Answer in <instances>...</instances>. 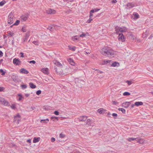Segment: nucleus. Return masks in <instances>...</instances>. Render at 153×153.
<instances>
[{
  "label": "nucleus",
  "mask_w": 153,
  "mask_h": 153,
  "mask_svg": "<svg viewBox=\"0 0 153 153\" xmlns=\"http://www.w3.org/2000/svg\"><path fill=\"white\" fill-rule=\"evenodd\" d=\"M51 119L53 121H55V120L56 119L57 120H58V117H52Z\"/></svg>",
  "instance_id": "473e14b6"
},
{
  "label": "nucleus",
  "mask_w": 153,
  "mask_h": 153,
  "mask_svg": "<svg viewBox=\"0 0 153 153\" xmlns=\"http://www.w3.org/2000/svg\"><path fill=\"white\" fill-rule=\"evenodd\" d=\"M11 108L15 110L16 108V105L14 104H13L10 106Z\"/></svg>",
  "instance_id": "a18cd8bd"
},
{
  "label": "nucleus",
  "mask_w": 153,
  "mask_h": 153,
  "mask_svg": "<svg viewBox=\"0 0 153 153\" xmlns=\"http://www.w3.org/2000/svg\"><path fill=\"white\" fill-rule=\"evenodd\" d=\"M131 104L130 102H126L122 103L121 104V106L125 108H127Z\"/></svg>",
  "instance_id": "ddd939ff"
},
{
  "label": "nucleus",
  "mask_w": 153,
  "mask_h": 153,
  "mask_svg": "<svg viewBox=\"0 0 153 153\" xmlns=\"http://www.w3.org/2000/svg\"><path fill=\"white\" fill-rule=\"evenodd\" d=\"M100 52L103 55L108 57H113L115 53V51L108 47H106L102 48Z\"/></svg>",
  "instance_id": "f257e3e1"
},
{
  "label": "nucleus",
  "mask_w": 153,
  "mask_h": 153,
  "mask_svg": "<svg viewBox=\"0 0 153 153\" xmlns=\"http://www.w3.org/2000/svg\"><path fill=\"white\" fill-rule=\"evenodd\" d=\"M106 110L103 108H100L97 110V111L99 113L101 114H104Z\"/></svg>",
  "instance_id": "412c9836"
},
{
  "label": "nucleus",
  "mask_w": 153,
  "mask_h": 153,
  "mask_svg": "<svg viewBox=\"0 0 153 153\" xmlns=\"http://www.w3.org/2000/svg\"><path fill=\"white\" fill-rule=\"evenodd\" d=\"M15 117H16L17 118H20V116L19 114H18L16 116H15Z\"/></svg>",
  "instance_id": "4d7b16f0"
},
{
  "label": "nucleus",
  "mask_w": 153,
  "mask_h": 153,
  "mask_svg": "<svg viewBox=\"0 0 153 153\" xmlns=\"http://www.w3.org/2000/svg\"><path fill=\"white\" fill-rule=\"evenodd\" d=\"M20 72L22 74H27L29 72L28 71L26 70L25 69L22 68L20 70Z\"/></svg>",
  "instance_id": "a211bd4d"
},
{
  "label": "nucleus",
  "mask_w": 153,
  "mask_h": 153,
  "mask_svg": "<svg viewBox=\"0 0 153 153\" xmlns=\"http://www.w3.org/2000/svg\"><path fill=\"white\" fill-rule=\"evenodd\" d=\"M0 102L1 103L5 105L6 106H9V102L5 100L4 99L2 98H0Z\"/></svg>",
  "instance_id": "0eeeda50"
},
{
  "label": "nucleus",
  "mask_w": 153,
  "mask_h": 153,
  "mask_svg": "<svg viewBox=\"0 0 153 153\" xmlns=\"http://www.w3.org/2000/svg\"><path fill=\"white\" fill-rule=\"evenodd\" d=\"M79 36H76L72 37V39L73 41L74 42H76L78 39H79Z\"/></svg>",
  "instance_id": "5701e85b"
},
{
  "label": "nucleus",
  "mask_w": 153,
  "mask_h": 153,
  "mask_svg": "<svg viewBox=\"0 0 153 153\" xmlns=\"http://www.w3.org/2000/svg\"><path fill=\"white\" fill-rule=\"evenodd\" d=\"M55 140V139L54 138V137H52L51 139V141L52 142H54Z\"/></svg>",
  "instance_id": "6e6d98bb"
},
{
  "label": "nucleus",
  "mask_w": 153,
  "mask_h": 153,
  "mask_svg": "<svg viewBox=\"0 0 153 153\" xmlns=\"http://www.w3.org/2000/svg\"><path fill=\"white\" fill-rule=\"evenodd\" d=\"M101 64L102 65H107V66H110L114 67L120 66V64L118 62L112 61L111 60H104L102 62Z\"/></svg>",
  "instance_id": "f03ea898"
},
{
  "label": "nucleus",
  "mask_w": 153,
  "mask_h": 153,
  "mask_svg": "<svg viewBox=\"0 0 153 153\" xmlns=\"http://www.w3.org/2000/svg\"><path fill=\"white\" fill-rule=\"evenodd\" d=\"M29 36V32H27L26 34V37L28 38Z\"/></svg>",
  "instance_id": "e2e57ef3"
},
{
  "label": "nucleus",
  "mask_w": 153,
  "mask_h": 153,
  "mask_svg": "<svg viewBox=\"0 0 153 153\" xmlns=\"http://www.w3.org/2000/svg\"><path fill=\"white\" fill-rule=\"evenodd\" d=\"M33 42L34 44L36 45H37L38 44V42L37 41H33Z\"/></svg>",
  "instance_id": "052dcab7"
},
{
  "label": "nucleus",
  "mask_w": 153,
  "mask_h": 153,
  "mask_svg": "<svg viewBox=\"0 0 153 153\" xmlns=\"http://www.w3.org/2000/svg\"><path fill=\"white\" fill-rule=\"evenodd\" d=\"M26 26L25 25L23 26L22 28V30L23 32H25L26 31Z\"/></svg>",
  "instance_id": "72a5a7b5"
},
{
  "label": "nucleus",
  "mask_w": 153,
  "mask_h": 153,
  "mask_svg": "<svg viewBox=\"0 0 153 153\" xmlns=\"http://www.w3.org/2000/svg\"><path fill=\"white\" fill-rule=\"evenodd\" d=\"M3 55V53L2 51H0V57L2 56Z\"/></svg>",
  "instance_id": "69168bd1"
},
{
  "label": "nucleus",
  "mask_w": 153,
  "mask_h": 153,
  "mask_svg": "<svg viewBox=\"0 0 153 153\" xmlns=\"http://www.w3.org/2000/svg\"><path fill=\"white\" fill-rule=\"evenodd\" d=\"M21 87L22 88V89H25L27 88V85H21Z\"/></svg>",
  "instance_id": "c03bdc74"
},
{
  "label": "nucleus",
  "mask_w": 153,
  "mask_h": 153,
  "mask_svg": "<svg viewBox=\"0 0 153 153\" xmlns=\"http://www.w3.org/2000/svg\"><path fill=\"white\" fill-rule=\"evenodd\" d=\"M14 33L10 31L9 33H8V36H12L14 35Z\"/></svg>",
  "instance_id": "37998d69"
},
{
  "label": "nucleus",
  "mask_w": 153,
  "mask_h": 153,
  "mask_svg": "<svg viewBox=\"0 0 153 153\" xmlns=\"http://www.w3.org/2000/svg\"><path fill=\"white\" fill-rule=\"evenodd\" d=\"M41 123H47V122H46V121H45V120H42L40 121Z\"/></svg>",
  "instance_id": "bf43d9fd"
},
{
  "label": "nucleus",
  "mask_w": 153,
  "mask_h": 153,
  "mask_svg": "<svg viewBox=\"0 0 153 153\" xmlns=\"http://www.w3.org/2000/svg\"><path fill=\"white\" fill-rule=\"evenodd\" d=\"M149 34L148 31L146 30L145 32L142 35V36L143 38L146 37Z\"/></svg>",
  "instance_id": "a878e982"
},
{
  "label": "nucleus",
  "mask_w": 153,
  "mask_h": 153,
  "mask_svg": "<svg viewBox=\"0 0 153 153\" xmlns=\"http://www.w3.org/2000/svg\"><path fill=\"white\" fill-rule=\"evenodd\" d=\"M54 113L56 115H58L59 114V112L57 111H55L54 112Z\"/></svg>",
  "instance_id": "864d4df0"
},
{
  "label": "nucleus",
  "mask_w": 153,
  "mask_h": 153,
  "mask_svg": "<svg viewBox=\"0 0 153 153\" xmlns=\"http://www.w3.org/2000/svg\"><path fill=\"white\" fill-rule=\"evenodd\" d=\"M20 54L21 55V57H24V53L22 52H21L20 53Z\"/></svg>",
  "instance_id": "680f3d73"
},
{
  "label": "nucleus",
  "mask_w": 153,
  "mask_h": 153,
  "mask_svg": "<svg viewBox=\"0 0 153 153\" xmlns=\"http://www.w3.org/2000/svg\"><path fill=\"white\" fill-rule=\"evenodd\" d=\"M41 93V91L40 90L37 91L36 92V94L37 95H39Z\"/></svg>",
  "instance_id": "603ef678"
},
{
  "label": "nucleus",
  "mask_w": 153,
  "mask_h": 153,
  "mask_svg": "<svg viewBox=\"0 0 153 153\" xmlns=\"http://www.w3.org/2000/svg\"><path fill=\"white\" fill-rule=\"evenodd\" d=\"M137 138H129L127 140L128 141L130 142H131L132 141L134 140H136Z\"/></svg>",
  "instance_id": "c756f323"
},
{
  "label": "nucleus",
  "mask_w": 153,
  "mask_h": 153,
  "mask_svg": "<svg viewBox=\"0 0 153 153\" xmlns=\"http://www.w3.org/2000/svg\"><path fill=\"white\" fill-rule=\"evenodd\" d=\"M75 82L76 85L79 88L82 87V85L85 83V82L84 80L78 78L75 79Z\"/></svg>",
  "instance_id": "20e7f679"
},
{
  "label": "nucleus",
  "mask_w": 153,
  "mask_h": 153,
  "mask_svg": "<svg viewBox=\"0 0 153 153\" xmlns=\"http://www.w3.org/2000/svg\"><path fill=\"white\" fill-rule=\"evenodd\" d=\"M115 30L116 31V33H118L119 32H126L127 31V29L125 27H115Z\"/></svg>",
  "instance_id": "39448f33"
},
{
  "label": "nucleus",
  "mask_w": 153,
  "mask_h": 153,
  "mask_svg": "<svg viewBox=\"0 0 153 153\" xmlns=\"http://www.w3.org/2000/svg\"><path fill=\"white\" fill-rule=\"evenodd\" d=\"M133 15L134 16V18L135 19H137L139 18V15L137 13H134Z\"/></svg>",
  "instance_id": "393cba45"
},
{
  "label": "nucleus",
  "mask_w": 153,
  "mask_h": 153,
  "mask_svg": "<svg viewBox=\"0 0 153 153\" xmlns=\"http://www.w3.org/2000/svg\"><path fill=\"white\" fill-rule=\"evenodd\" d=\"M100 10V9L95 8L94 9H92V10H91V11L93 10L94 13V12H97L98 11Z\"/></svg>",
  "instance_id": "de8ad7c7"
},
{
  "label": "nucleus",
  "mask_w": 153,
  "mask_h": 153,
  "mask_svg": "<svg viewBox=\"0 0 153 153\" xmlns=\"http://www.w3.org/2000/svg\"><path fill=\"white\" fill-rule=\"evenodd\" d=\"M126 82L129 85H130L131 84H132V83H133L132 81H131V80H130V81L127 80L126 81Z\"/></svg>",
  "instance_id": "ea45409f"
},
{
  "label": "nucleus",
  "mask_w": 153,
  "mask_h": 153,
  "mask_svg": "<svg viewBox=\"0 0 153 153\" xmlns=\"http://www.w3.org/2000/svg\"><path fill=\"white\" fill-rule=\"evenodd\" d=\"M130 95V93L128 92H125L123 93L124 96H129Z\"/></svg>",
  "instance_id": "e433bc0d"
},
{
  "label": "nucleus",
  "mask_w": 153,
  "mask_h": 153,
  "mask_svg": "<svg viewBox=\"0 0 153 153\" xmlns=\"http://www.w3.org/2000/svg\"><path fill=\"white\" fill-rule=\"evenodd\" d=\"M117 114L115 113H113L112 114V116L114 119L117 118Z\"/></svg>",
  "instance_id": "4c0bfd02"
},
{
  "label": "nucleus",
  "mask_w": 153,
  "mask_h": 153,
  "mask_svg": "<svg viewBox=\"0 0 153 153\" xmlns=\"http://www.w3.org/2000/svg\"><path fill=\"white\" fill-rule=\"evenodd\" d=\"M6 3V2L5 1L3 0L1 1L0 2V6H3L4 4Z\"/></svg>",
  "instance_id": "58836bf2"
},
{
  "label": "nucleus",
  "mask_w": 153,
  "mask_h": 153,
  "mask_svg": "<svg viewBox=\"0 0 153 153\" xmlns=\"http://www.w3.org/2000/svg\"><path fill=\"white\" fill-rule=\"evenodd\" d=\"M0 72L1 73V75L2 76L4 75L5 73H6V71H4L2 69H0Z\"/></svg>",
  "instance_id": "7c9ffc66"
},
{
  "label": "nucleus",
  "mask_w": 153,
  "mask_h": 153,
  "mask_svg": "<svg viewBox=\"0 0 153 153\" xmlns=\"http://www.w3.org/2000/svg\"><path fill=\"white\" fill-rule=\"evenodd\" d=\"M14 16L12 12H11L9 14L8 17L7 22L10 24H12L13 22Z\"/></svg>",
  "instance_id": "423d86ee"
},
{
  "label": "nucleus",
  "mask_w": 153,
  "mask_h": 153,
  "mask_svg": "<svg viewBox=\"0 0 153 153\" xmlns=\"http://www.w3.org/2000/svg\"><path fill=\"white\" fill-rule=\"evenodd\" d=\"M94 13V11L93 10L92 11H90V16H89V17L92 18L93 16V14Z\"/></svg>",
  "instance_id": "c9c22d12"
},
{
  "label": "nucleus",
  "mask_w": 153,
  "mask_h": 153,
  "mask_svg": "<svg viewBox=\"0 0 153 153\" xmlns=\"http://www.w3.org/2000/svg\"><path fill=\"white\" fill-rule=\"evenodd\" d=\"M86 36V34H85V33H83L81 35H80L79 36V37H85Z\"/></svg>",
  "instance_id": "09e8293b"
},
{
  "label": "nucleus",
  "mask_w": 153,
  "mask_h": 153,
  "mask_svg": "<svg viewBox=\"0 0 153 153\" xmlns=\"http://www.w3.org/2000/svg\"><path fill=\"white\" fill-rule=\"evenodd\" d=\"M13 63L16 65H19L21 63V61L19 59L15 58L13 59Z\"/></svg>",
  "instance_id": "dca6fc26"
},
{
  "label": "nucleus",
  "mask_w": 153,
  "mask_h": 153,
  "mask_svg": "<svg viewBox=\"0 0 153 153\" xmlns=\"http://www.w3.org/2000/svg\"><path fill=\"white\" fill-rule=\"evenodd\" d=\"M127 9H130L134 6V4L132 3H128L126 4Z\"/></svg>",
  "instance_id": "f3484780"
},
{
  "label": "nucleus",
  "mask_w": 153,
  "mask_h": 153,
  "mask_svg": "<svg viewBox=\"0 0 153 153\" xmlns=\"http://www.w3.org/2000/svg\"><path fill=\"white\" fill-rule=\"evenodd\" d=\"M11 78L13 79V80L15 82H19V79L17 76L12 75L11 76Z\"/></svg>",
  "instance_id": "9d476101"
},
{
  "label": "nucleus",
  "mask_w": 153,
  "mask_h": 153,
  "mask_svg": "<svg viewBox=\"0 0 153 153\" xmlns=\"http://www.w3.org/2000/svg\"><path fill=\"white\" fill-rule=\"evenodd\" d=\"M92 20V18L90 17L89 19L87 21V22L88 23H90Z\"/></svg>",
  "instance_id": "8fccbe9b"
},
{
  "label": "nucleus",
  "mask_w": 153,
  "mask_h": 153,
  "mask_svg": "<svg viewBox=\"0 0 153 153\" xmlns=\"http://www.w3.org/2000/svg\"><path fill=\"white\" fill-rule=\"evenodd\" d=\"M62 68H54V70L57 74L59 75H63L68 73V71L72 70L73 68H66L65 70L62 69Z\"/></svg>",
  "instance_id": "7ed1b4c3"
},
{
  "label": "nucleus",
  "mask_w": 153,
  "mask_h": 153,
  "mask_svg": "<svg viewBox=\"0 0 153 153\" xmlns=\"http://www.w3.org/2000/svg\"><path fill=\"white\" fill-rule=\"evenodd\" d=\"M41 71L46 74H48L49 73V69L47 68H43L41 69Z\"/></svg>",
  "instance_id": "4468645a"
},
{
  "label": "nucleus",
  "mask_w": 153,
  "mask_h": 153,
  "mask_svg": "<svg viewBox=\"0 0 153 153\" xmlns=\"http://www.w3.org/2000/svg\"><path fill=\"white\" fill-rule=\"evenodd\" d=\"M18 95L19 97V99H18V100L19 101H20L22 100V99L23 98V97H22V94H18Z\"/></svg>",
  "instance_id": "2f4dec72"
},
{
  "label": "nucleus",
  "mask_w": 153,
  "mask_h": 153,
  "mask_svg": "<svg viewBox=\"0 0 153 153\" xmlns=\"http://www.w3.org/2000/svg\"><path fill=\"white\" fill-rule=\"evenodd\" d=\"M118 39L119 41H121L123 42L125 41V40L124 36L122 33L119 34L118 36Z\"/></svg>",
  "instance_id": "6e6552de"
},
{
  "label": "nucleus",
  "mask_w": 153,
  "mask_h": 153,
  "mask_svg": "<svg viewBox=\"0 0 153 153\" xmlns=\"http://www.w3.org/2000/svg\"><path fill=\"white\" fill-rule=\"evenodd\" d=\"M58 27L56 25H52L51 26H49L48 28V29L50 31H53L54 29H56L57 28V27Z\"/></svg>",
  "instance_id": "2eb2a0df"
},
{
  "label": "nucleus",
  "mask_w": 153,
  "mask_h": 153,
  "mask_svg": "<svg viewBox=\"0 0 153 153\" xmlns=\"http://www.w3.org/2000/svg\"><path fill=\"white\" fill-rule=\"evenodd\" d=\"M68 60L69 63L71 65L73 66H74L75 65V63L74 62L73 59L71 58H69L68 59Z\"/></svg>",
  "instance_id": "aec40b11"
},
{
  "label": "nucleus",
  "mask_w": 153,
  "mask_h": 153,
  "mask_svg": "<svg viewBox=\"0 0 153 153\" xmlns=\"http://www.w3.org/2000/svg\"><path fill=\"white\" fill-rule=\"evenodd\" d=\"M20 22V21L17 20L16 22H15L13 25H18Z\"/></svg>",
  "instance_id": "a19ab883"
},
{
  "label": "nucleus",
  "mask_w": 153,
  "mask_h": 153,
  "mask_svg": "<svg viewBox=\"0 0 153 153\" xmlns=\"http://www.w3.org/2000/svg\"><path fill=\"white\" fill-rule=\"evenodd\" d=\"M65 137V135L64 134H62V133H61L59 135L60 138H64Z\"/></svg>",
  "instance_id": "49530a36"
},
{
  "label": "nucleus",
  "mask_w": 153,
  "mask_h": 153,
  "mask_svg": "<svg viewBox=\"0 0 153 153\" xmlns=\"http://www.w3.org/2000/svg\"><path fill=\"white\" fill-rule=\"evenodd\" d=\"M4 89V88L3 87H0V92L3 91Z\"/></svg>",
  "instance_id": "13d9d810"
},
{
  "label": "nucleus",
  "mask_w": 153,
  "mask_h": 153,
  "mask_svg": "<svg viewBox=\"0 0 153 153\" xmlns=\"http://www.w3.org/2000/svg\"><path fill=\"white\" fill-rule=\"evenodd\" d=\"M87 117L86 116H80L78 119L79 121H85L87 119Z\"/></svg>",
  "instance_id": "f8f14e48"
},
{
  "label": "nucleus",
  "mask_w": 153,
  "mask_h": 153,
  "mask_svg": "<svg viewBox=\"0 0 153 153\" xmlns=\"http://www.w3.org/2000/svg\"><path fill=\"white\" fill-rule=\"evenodd\" d=\"M143 104V103L142 102H137L134 103V105L138 106L140 105H142Z\"/></svg>",
  "instance_id": "b1692460"
},
{
  "label": "nucleus",
  "mask_w": 153,
  "mask_h": 153,
  "mask_svg": "<svg viewBox=\"0 0 153 153\" xmlns=\"http://www.w3.org/2000/svg\"><path fill=\"white\" fill-rule=\"evenodd\" d=\"M40 138L39 137H34L33 140V143H36L39 142L40 140Z\"/></svg>",
  "instance_id": "4be33fe9"
},
{
  "label": "nucleus",
  "mask_w": 153,
  "mask_h": 153,
  "mask_svg": "<svg viewBox=\"0 0 153 153\" xmlns=\"http://www.w3.org/2000/svg\"><path fill=\"white\" fill-rule=\"evenodd\" d=\"M28 17V16L27 14L22 15L20 18V20L22 21H25L27 19Z\"/></svg>",
  "instance_id": "9b49d317"
},
{
  "label": "nucleus",
  "mask_w": 153,
  "mask_h": 153,
  "mask_svg": "<svg viewBox=\"0 0 153 153\" xmlns=\"http://www.w3.org/2000/svg\"><path fill=\"white\" fill-rule=\"evenodd\" d=\"M17 118L16 117L14 116V122H15L16 121H17Z\"/></svg>",
  "instance_id": "0e129e2a"
},
{
  "label": "nucleus",
  "mask_w": 153,
  "mask_h": 153,
  "mask_svg": "<svg viewBox=\"0 0 153 153\" xmlns=\"http://www.w3.org/2000/svg\"><path fill=\"white\" fill-rule=\"evenodd\" d=\"M27 141L29 143H31V140L30 139H28L27 140Z\"/></svg>",
  "instance_id": "338daca9"
},
{
  "label": "nucleus",
  "mask_w": 153,
  "mask_h": 153,
  "mask_svg": "<svg viewBox=\"0 0 153 153\" xmlns=\"http://www.w3.org/2000/svg\"><path fill=\"white\" fill-rule=\"evenodd\" d=\"M91 53V51L90 50H88L85 51V54L86 55H88Z\"/></svg>",
  "instance_id": "79ce46f5"
},
{
  "label": "nucleus",
  "mask_w": 153,
  "mask_h": 153,
  "mask_svg": "<svg viewBox=\"0 0 153 153\" xmlns=\"http://www.w3.org/2000/svg\"><path fill=\"white\" fill-rule=\"evenodd\" d=\"M86 124L91 126V120L90 119H88L86 121Z\"/></svg>",
  "instance_id": "f704fd0d"
},
{
  "label": "nucleus",
  "mask_w": 153,
  "mask_h": 153,
  "mask_svg": "<svg viewBox=\"0 0 153 153\" xmlns=\"http://www.w3.org/2000/svg\"><path fill=\"white\" fill-rule=\"evenodd\" d=\"M29 86L30 87L32 88H36V86L35 85H34L33 83L30 82L29 84Z\"/></svg>",
  "instance_id": "bb28decb"
},
{
  "label": "nucleus",
  "mask_w": 153,
  "mask_h": 153,
  "mask_svg": "<svg viewBox=\"0 0 153 153\" xmlns=\"http://www.w3.org/2000/svg\"><path fill=\"white\" fill-rule=\"evenodd\" d=\"M117 2L116 0H113L112 1V2L113 3H116Z\"/></svg>",
  "instance_id": "774afa93"
},
{
  "label": "nucleus",
  "mask_w": 153,
  "mask_h": 153,
  "mask_svg": "<svg viewBox=\"0 0 153 153\" xmlns=\"http://www.w3.org/2000/svg\"><path fill=\"white\" fill-rule=\"evenodd\" d=\"M69 49L72 50L73 51H75L76 50V47L75 46H71L69 45L68 46Z\"/></svg>",
  "instance_id": "cd10ccee"
},
{
  "label": "nucleus",
  "mask_w": 153,
  "mask_h": 153,
  "mask_svg": "<svg viewBox=\"0 0 153 153\" xmlns=\"http://www.w3.org/2000/svg\"><path fill=\"white\" fill-rule=\"evenodd\" d=\"M118 110L119 111H121L123 114H126V110L125 109H124L123 108H118Z\"/></svg>",
  "instance_id": "c85d7f7f"
},
{
  "label": "nucleus",
  "mask_w": 153,
  "mask_h": 153,
  "mask_svg": "<svg viewBox=\"0 0 153 153\" xmlns=\"http://www.w3.org/2000/svg\"><path fill=\"white\" fill-rule=\"evenodd\" d=\"M53 63L56 66L58 67L62 66V64L60 62L57 61H53Z\"/></svg>",
  "instance_id": "6ab92c4d"
},
{
  "label": "nucleus",
  "mask_w": 153,
  "mask_h": 153,
  "mask_svg": "<svg viewBox=\"0 0 153 153\" xmlns=\"http://www.w3.org/2000/svg\"><path fill=\"white\" fill-rule=\"evenodd\" d=\"M36 62L34 60H32L29 61V63L32 64H34L36 63Z\"/></svg>",
  "instance_id": "5fc2aeb1"
},
{
  "label": "nucleus",
  "mask_w": 153,
  "mask_h": 153,
  "mask_svg": "<svg viewBox=\"0 0 153 153\" xmlns=\"http://www.w3.org/2000/svg\"><path fill=\"white\" fill-rule=\"evenodd\" d=\"M112 104L113 105H117V104H118V102H117V101H112Z\"/></svg>",
  "instance_id": "3c124183"
},
{
  "label": "nucleus",
  "mask_w": 153,
  "mask_h": 153,
  "mask_svg": "<svg viewBox=\"0 0 153 153\" xmlns=\"http://www.w3.org/2000/svg\"><path fill=\"white\" fill-rule=\"evenodd\" d=\"M46 12L47 13L49 14H54L56 13L55 10L50 8L47 10Z\"/></svg>",
  "instance_id": "1a4fd4ad"
}]
</instances>
